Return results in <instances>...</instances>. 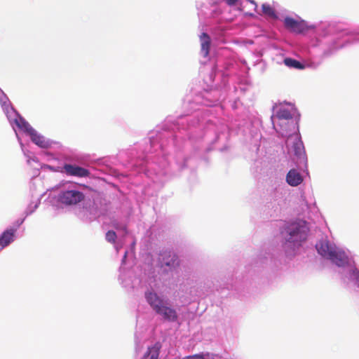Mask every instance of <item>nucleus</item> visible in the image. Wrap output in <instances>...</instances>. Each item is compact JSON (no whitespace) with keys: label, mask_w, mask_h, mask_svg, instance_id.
<instances>
[{"label":"nucleus","mask_w":359,"mask_h":359,"mask_svg":"<svg viewBox=\"0 0 359 359\" xmlns=\"http://www.w3.org/2000/svg\"><path fill=\"white\" fill-rule=\"evenodd\" d=\"M316 248L319 255L330 260L338 266H344L348 262V258L346 253L327 240L320 241Z\"/></svg>","instance_id":"obj_1"},{"label":"nucleus","mask_w":359,"mask_h":359,"mask_svg":"<svg viewBox=\"0 0 359 359\" xmlns=\"http://www.w3.org/2000/svg\"><path fill=\"white\" fill-rule=\"evenodd\" d=\"M147 302L158 314L161 315L165 320L174 322L177 320V314L174 309L165 304L164 301L154 292H147L145 294Z\"/></svg>","instance_id":"obj_2"},{"label":"nucleus","mask_w":359,"mask_h":359,"mask_svg":"<svg viewBox=\"0 0 359 359\" xmlns=\"http://www.w3.org/2000/svg\"><path fill=\"white\" fill-rule=\"evenodd\" d=\"M286 241L292 243L294 246H297L306 239L309 227L306 222L299 221L288 225L286 228Z\"/></svg>","instance_id":"obj_3"},{"label":"nucleus","mask_w":359,"mask_h":359,"mask_svg":"<svg viewBox=\"0 0 359 359\" xmlns=\"http://www.w3.org/2000/svg\"><path fill=\"white\" fill-rule=\"evenodd\" d=\"M84 198L83 193L78 190L62 191L58 196V201L65 205H75Z\"/></svg>","instance_id":"obj_4"},{"label":"nucleus","mask_w":359,"mask_h":359,"mask_svg":"<svg viewBox=\"0 0 359 359\" xmlns=\"http://www.w3.org/2000/svg\"><path fill=\"white\" fill-rule=\"evenodd\" d=\"M288 151L293 154L299 158L304 156V147L303 142L298 134L290 135L286 141Z\"/></svg>","instance_id":"obj_5"},{"label":"nucleus","mask_w":359,"mask_h":359,"mask_svg":"<svg viewBox=\"0 0 359 359\" xmlns=\"http://www.w3.org/2000/svg\"><path fill=\"white\" fill-rule=\"evenodd\" d=\"M277 119V124L280 128L284 127V121H287L289 126H292L293 129L298 130V123L294 121L292 114L290 110L285 108H280L275 115Z\"/></svg>","instance_id":"obj_6"},{"label":"nucleus","mask_w":359,"mask_h":359,"mask_svg":"<svg viewBox=\"0 0 359 359\" xmlns=\"http://www.w3.org/2000/svg\"><path fill=\"white\" fill-rule=\"evenodd\" d=\"M158 261L161 267L166 266L170 269H174L180 266V260L177 255L168 250H165L160 253Z\"/></svg>","instance_id":"obj_7"},{"label":"nucleus","mask_w":359,"mask_h":359,"mask_svg":"<svg viewBox=\"0 0 359 359\" xmlns=\"http://www.w3.org/2000/svg\"><path fill=\"white\" fill-rule=\"evenodd\" d=\"M62 172L68 176L77 177H86L90 175V171L75 164H65Z\"/></svg>","instance_id":"obj_8"},{"label":"nucleus","mask_w":359,"mask_h":359,"mask_svg":"<svg viewBox=\"0 0 359 359\" xmlns=\"http://www.w3.org/2000/svg\"><path fill=\"white\" fill-rule=\"evenodd\" d=\"M284 25L287 29L297 33H304L309 28L305 21H298L290 17L285 18Z\"/></svg>","instance_id":"obj_9"},{"label":"nucleus","mask_w":359,"mask_h":359,"mask_svg":"<svg viewBox=\"0 0 359 359\" xmlns=\"http://www.w3.org/2000/svg\"><path fill=\"white\" fill-rule=\"evenodd\" d=\"M25 130L30 136L31 140L36 145L41 148H46L48 146V142L46 139L38 134V133L27 123H25Z\"/></svg>","instance_id":"obj_10"},{"label":"nucleus","mask_w":359,"mask_h":359,"mask_svg":"<svg viewBox=\"0 0 359 359\" xmlns=\"http://www.w3.org/2000/svg\"><path fill=\"white\" fill-rule=\"evenodd\" d=\"M287 183L292 187H297L303 182V177L296 169H291L286 175Z\"/></svg>","instance_id":"obj_11"},{"label":"nucleus","mask_w":359,"mask_h":359,"mask_svg":"<svg viewBox=\"0 0 359 359\" xmlns=\"http://www.w3.org/2000/svg\"><path fill=\"white\" fill-rule=\"evenodd\" d=\"M15 233V229H9L3 232L0 236V250L13 241Z\"/></svg>","instance_id":"obj_12"},{"label":"nucleus","mask_w":359,"mask_h":359,"mask_svg":"<svg viewBox=\"0 0 359 359\" xmlns=\"http://www.w3.org/2000/svg\"><path fill=\"white\" fill-rule=\"evenodd\" d=\"M201 52L204 57H207L210 53L211 39L206 33H202L200 36Z\"/></svg>","instance_id":"obj_13"},{"label":"nucleus","mask_w":359,"mask_h":359,"mask_svg":"<svg viewBox=\"0 0 359 359\" xmlns=\"http://www.w3.org/2000/svg\"><path fill=\"white\" fill-rule=\"evenodd\" d=\"M161 348V343L156 342L153 346L148 348L144 357L149 356V359H158Z\"/></svg>","instance_id":"obj_14"},{"label":"nucleus","mask_w":359,"mask_h":359,"mask_svg":"<svg viewBox=\"0 0 359 359\" xmlns=\"http://www.w3.org/2000/svg\"><path fill=\"white\" fill-rule=\"evenodd\" d=\"M284 64L289 67H292L297 69H303L304 68V65H302L299 61L290 57L285 58L284 60Z\"/></svg>","instance_id":"obj_15"},{"label":"nucleus","mask_w":359,"mask_h":359,"mask_svg":"<svg viewBox=\"0 0 359 359\" xmlns=\"http://www.w3.org/2000/svg\"><path fill=\"white\" fill-rule=\"evenodd\" d=\"M262 12L264 15L273 18H277V15L273 7H271L269 4H263L262 6Z\"/></svg>","instance_id":"obj_16"},{"label":"nucleus","mask_w":359,"mask_h":359,"mask_svg":"<svg viewBox=\"0 0 359 359\" xmlns=\"http://www.w3.org/2000/svg\"><path fill=\"white\" fill-rule=\"evenodd\" d=\"M116 237V234L114 231H108L106 233V240L109 243H115Z\"/></svg>","instance_id":"obj_17"},{"label":"nucleus","mask_w":359,"mask_h":359,"mask_svg":"<svg viewBox=\"0 0 359 359\" xmlns=\"http://www.w3.org/2000/svg\"><path fill=\"white\" fill-rule=\"evenodd\" d=\"M296 129H293L292 126H289L287 124V121H284V127L283 128H280V132L282 133V135H284V133H285V135H286L288 132L294 131Z\"/></svg>","instance_id":"obj_18"},{"label":"nucleus","mask_w":359,"mask_h":359,"mask_svg":"<svg viewBox=\"0 0 359 359\" xmlns=\"http://www.w3.org/2000/svg\"><path fill=\"white\" fill-rule=\"evenodd\" d=\"M352 274H353L354 278L358 282V286H359V271H358L357 269H354V270H353Z\"/></svg>","instance_id":"obj_19"},{"label":"nucleus","mask_w":359,"mask_h":359,"mask_svg":"<svg viewBox=\"0 0 359 359\" xmlns=\"http://www.w3.org/2000/svg\"><path fill=\"white\" fill-rule=\"evenodd\" d=\"M229 6H234L237 3V0H224Z\"/></svg>","instance_id":"obj_20"},{"label":"nucleus","mask_w":359,"mask_h":359,"mask_svg":"<svg viewBox=\"0 0 359 359\" xmlns=\"http://www.w3.org/2000/svg\"><path fill=\"white\" fill-rule=\"evenodd\" d=\"M25 122H23V126H22V127H23L24 128H25ZM18 126H20V128H22V126H20V124H18Z\"/></svg>","instance_id":"obj_21"},{"label":"nucleus","mask_w":359,"mask_h":359,"mask_svg":"<svg viewBox=\"0 0 359 359\" xmlns=\"http://www.w3.org/2000/svg\"><path fill=\"white\" fill-rule=\"evenodd\" d=\"M25 122H23V126H22V127H23L24 128H25ZM18 126H20V128H22V126H20V124H18Z\"/></svg>","instance_id":"obj_22"}]
</instances>
